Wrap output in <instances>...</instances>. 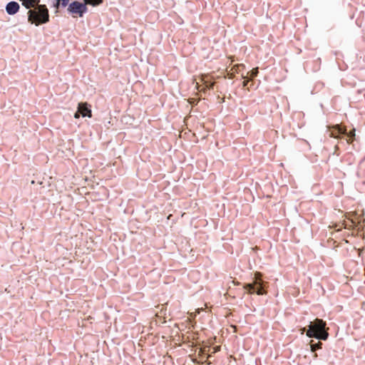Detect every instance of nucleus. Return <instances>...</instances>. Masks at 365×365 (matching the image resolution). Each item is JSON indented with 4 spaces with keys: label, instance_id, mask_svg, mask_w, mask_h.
<instances>
[{
    "label": "nucleus",
    "instance_id": "nucleus-2",
    "mask_svg": "<svg viewBox=\"0 0 365 365\" xmlns=\"http://www.w3.org/2000/svg\"><path fill=\"white\" fill-rule=\"evenodd\" d=\"M329 329L325 321L317 318L308 324L307 337L327 341L329 336Z\"/></svg>",
    "mask_w": 365,
    "mask_h": 365
},
{
    "label": "nucleus",
    "instance_id": "nucleus-9",
    "mask_svg": "<svg viewBox=\"0 0 365 365\" xmlns=\"http://www.w3.org/2000/svg\"><path fill=\"white\" fill-rule=\"evenodd\" d=\"M331 137L337 139H344V127H340L339 125H336V128L331 131Z\"/></svg>",
    "mask_w": 365,
    "mask_h": 365
},
{
    "label": "nucleus",
    "instance_id": "nucleus-23",
    "mask_svg": "<svg viewBox=\"0 0 365 365\" xmlns=\"http://www.w3.org/2000/svg\"><path fill=\"white\" fill-rule=\"evenodd\" d=\"M212 354H208V357H209V358H210V357H212Z\"/></svg>",
    "mask_w": 365,
    "mask_h": 365
},
{
    "label": "nucleus",
    "instance_id": "nucleus-20",
    "mask_svg": "<svg viewBox=\"0 0 365 365\" xmlns=\"http://www.w3.org/2000/svg\"><path fill=\"white\" fill-rule=\"evenodd\" d=\"M205 352H206L205 348L202 349V350H200V353H202V354H205Z\"/></svg>",
    "mask_w": 365,
    "mask_h": 365
},
{
    "label": "nucleus",
    "instance_id": "nucleus-5",
    "mask_svg": "<svg viewBox=\"0 0 365 365\" xmlns=\"http://www.w3.org/2000/svg\"><path fill=\"white\" fill-rule=\"evenodd\" d=\"M77 108L81 113L82 118H92L91 106L86 101L79 102L77 105Z\"/></svg>",
    "mask_w": 365,
    "mask_h": 365
},
{
    "label": "nucleus",
    "instance_id": "nucleus-11",
    "mask_svg": "<svg viewBox=\"0 0 365 365\" xmlns=\"http://www.w3.org/2000/svg\"><path fill=\"white\" fill-rule=\"evenodd\" d=\"M355 225L359 232H362L363 235L365 236V219H359Z\"/></svg>",
    "mask_w": 365,
    "mask_h": 365
},
{
    "label": "nucleus",
    "instance_id": "nucleus-19",
    "mask_svg": "<svg viewBox=\"0 0 365 365\" xmlns=\"http://www.w3.org/2000/svg\"><path fill=\"white\" fill-rule=\"evenodd\" d=\"M204 364H205L206 365H210V364H211V361H210L207 360V361H205L204 362Z\"/></svg>",
    "mask_w": 365,
    "mask_h": 365
},
{
    "label": "nucleus",
    "instance_id": "nucleus-13",
    "mask_svg": "<svg viewBox=\"0 0 365 365\" xmlns=\"http://www.w3.org/2000/svg\"><path fill=\"white\" fill-rule=\"evenodd\" d=\"M308 344L310 346V350L312 352H314L317 349H321L322 348V343L321 342L310 341Z\"/></svg>",
    "mask_w": 365,
    "mask_h": 365
},
{
    "label": "nucleus",
    "instance_id": "nucleus-7",
    "mask_svg": "<svg viewBox=\"0 0 365 365\" xmlns=\"http://www.w3.org/2000/svg\"><path fill=\"white\" fill-rule=\"evenodd\" d=\"M71 0H53L51 7L56 9V13L61 9H67Z\"/></svg>",
    "mask_w": 365,
    "mask_h": 365
},
{
    "label": "nucleus",
    "instance_id": "nucleus-10",
    "mask_svg": "<svg viewBox=\"0 0 365 365\" xmlns=\"http://www.w3.org/2000/svg\"><path fill=\"white\" fill-rule=\"evenodd\" d=\"M19 1L26 10L29 8L32 9L33 6L41 4V0H19Z\"/></svg>",
    "mask_w": 365,
    "mask_h": 365
},
{
    "label": "nucleus",
    "instance_id": "nucleus-3",
    "mask_svg": "<svg viewBox=\"0 0 365 365\" xmlns=\"http://www.w3.org/2000/svg\"><path fill=\"white\" fill-rule=\"evenodd\" d=\"M242 288L249 294L264 295L267 293V283L261 278L255 277L252 283H243Z\"/></svg>",
    "mask_w": 365,
    "mask_h": 365
},
{
    "label": "nucleus",
    "instance_id": "nucleus-12",
    "mask_svg": "<svg viewBox=\"0 0 365 365\" xmlns=\"http://www.w3.org/2000/svg\"><path fill=\"white\" fill-rule=\"evenodd\" d=\"M258 73H259V71H258L257 68L252 69V70H250V71L247 72V78H250L252 81L251 86H254V83H255L254 78L256 76H257Z\"/></svg>",
    "mask_w": 365,
    "mask_h": 365
},
{
    "label": "nucleus",
    "instance_id": "nucleus-22",
    "mask_svg": "<svg viewBox=\"0 0 365 365\" xmlns=\"http://www.w3.org/2000/svg\"><path fill=\"white\" fill-rule=\"evenodd\" d=\"M247 82H248V81H246V80L244 81V83H243V87L247 86Z\"/></svg>",
    "mask_w": 365,
    "mask_h": 365
},
{
    "label": "nucleus",
    "instance_id": "nucleus-21",
    "mask_svg": "<svg viewBox=\"0 0 365 365\" xmlns=\"http://www.w3.org/2000/svg\"><path fill=\"white\" fill-rule=\"evenodd\" d=\"M312 353L314 354V355H313L314 358V359H317V356H318V355H317V354L316 353V351L312 352Z\"/></svg>",
    "mask_w": 365,
    "mask_h": 365
},
{
    "label": "nucleus",
    "instance_id": "nucleus-17",
    "mask_svg": "<svg viewBox=\"0 0 365 365\" xmlns=\"http://www.w3.org/2000/svg\"><path fill=\"white\" fill-rule=\"evenodd\" d=\"M81 113L79 112V110L77 109L76 111L73 114V117L76 118V119H78L79 118L81 117V115H80Z\"/></svg>",
    "mask_w": 365,
    "mask_h": 365
},
{
    "label": "nucleus",
    "instance_id": "nucleus-16",
    "mask_svg": "<svg viewBox=\"0 0 365 365\" xmlns=\"http://www.w3.org/2000/svg\"><path fill=\"white\" fill-rule=\"evenodd\" d=\"M299 331L300 332L301 334H305L306 336H307V332H308V325L305 326V327H301L299 329Z\"/></svg>",
    "mask_w": 365,
    "mask_h": 365
},
{
    "label": "nucleus",
    "instance_id": "nucleus-4",
    "mask_svg": "<svg viewBox=\"0 0 365 365\" xmlns=\"http://www.w3.org/2000/svg\"><path fill=\"white\" fill-rule=\"evenodd\" d=\"M88 11V8L85 5L83 0H71L66 9L67 14L73 18H83Z\"/></svg>",
    "mask_w": 365,
    "mask_h": 365
},
{
    "label": "nucleus",
    "instance_id": "nucleus-8",
    "mask_svg": "<svg viewBox=\"0 0 365 365\" xmlns=\"http://www.w3.org/2000/svg\"><path fill=\"white\" fill-rule=\"evenodd\" d=\"M344 139H345L349 144H351L354 140H356V129L352 128L351 130H347L346 128L344 127Z\"/></svg>",
    "mask_w": 365,
    "mask_h": 365
},
{
    "label": "nucleus",
    "instance_id": "nucleus-15",
    "mask_svg": "<svg viewBox=\"0 0 365 365\" xmlns=\"http://www.w3.org/2000/svg\"><path fill=\"white\" fill-rule=\"evenodd\" d=\"M214 88V82L211 80H207L203 83V90L205 91L212 90Z\"/></svg>",
    "mask_w": 365,
    "mask_h": 365
},
{
    "label": "nucleus",
    "instance_id": "nucleus-18",
    "mask_svg": "<svg viewBox=\"0 0 365 365\" xmlns=\"http://www.w3.org/2000/svg\"><path fill=\"white\" fill-rule=\"evenodd\" d=\"M193 362L195 364H198V365H202L203 363L201 362V361H199L197 360H195L193 361Z\"/></svg>",
    "mask_w": 365,
    "mask_h": 365
},
{
    "label": "nucleus",
    "instance_id": "nucleus-24",
    "mask_svg": "<svg viewBox=\"0 0 365 365\" xmlns=\"http://www.w3.org/2000/svg\"><path fill=\"white\" fill-rule=\"evenodd\" d=\"M219 350H220V347H219V346H217V347L216 348V351H219Z\"/></svg>",
    "mask_w": 365,
    "mask_h": 365
},
{
    "label": "nucleus",
    "instance_id": "nucleus-1",
    "mask_svg": "<svg viewBox=\"0 0 365 365\" xmlns=\"http://www.w3.org/2000/svg\"><path fill=\"white\" fill-rule=\"evenodd\" d=\"M26 11L27 21L31 24L38 26L50 21L49 9L46 4H39Z\"/></svg>",
    "mask_w": 365,
    "mask_h": 365
},
{
    "label": "nucleus",
    "instance_id": "nucleus-6",
    "mask_svg": "<svg viewBox=\"0 0 365 365\" xmlns=\"http://www.w3.org/2000/svg\"><path fill=\"white\" fill-rule=\"evenodd\" d=\"M20 4L16 1L8 2L5 6L6 12L11 16L16 14L20 10Z\"/></svg>",
    "mask_w": 365,
    "mask_h": 365
},
{
    "label": "nucleus",
    "instance_id": "nucleus-14",
    "mask_svg": "<svg viewBox=\"0 0 365 365\" xmlns=\"http://www.w3.org/2000/svg\"><path fill=\"white\" fill-rule=\"evenodd\" d=\"M83 1L87 7L88 6H98L103 3V0H83Z\"/></svg>",
    "mask_w": 365,
    "mask_h": 365
}]
</instances>
